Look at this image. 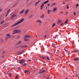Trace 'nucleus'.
<instances>
[{
  "label": "nucleus",
  "instance_id": "nucleus-1",
  "mask_svg": "<svg viewBox=\"0 0 79 79\" xmlns=\"http://www.w3.org/2000/svg\"><path fill=\"white\" fill-rule=\"evenodd\" d=\"M24 19L23 18L20 21L18 22L17 23H16L15 24H14L13 25L11 26V27H14V26H17V25H18V24H19L20 23H23L24 21Z\"/></svg>",
  "mask_w": 79,
  "mask_h": 79
},
{
  "label": "nucleus",
  "instance_id": "nucleus-2",
  "mask_svg": "<svg viewBox=\"0 0 79 79\" xmlns=\"http://www.w3.org/2000/svg\"><path fill=\"white\" fill-rule=\"evenodd\" d=\"M13 34H17V33H18L19 31L18 29L15 30L13 31Z\"/></svg>",
  "mask_w": 79,
  "mask_h": 79
},
{
  "label": "nucleus",
  "instance_id": "nucleus-3",
  "mask_svg": "<svg viewBox=\"0 0 79 79\" xmlns=\"http://www.w3.org/2000/svg\"><path fill=\"white\" fill-rule=\"evenodd\" d=\"M26 62V60L24 59H22L21 60H20L19 63L20 64H23V63H25Z\"/></svg>",
  "mask_w": 79,
  "mask_h": 79
},
{
  "label": "nucleus",
  "instance_id": "nucleus-4",
  "mask_svg": "<svg viewBox=\"0 0 79 79\" xmlns=\"http://www.w3.org/2000/svg\"><path fill=\"white\" fill-rule=\"evenodd\" d=\"M24 52H25V51L24 50H23L21 52H17V53H18L19 55H21L22 54L24 53Z\"/></svg>",
  "mask_w": 79,
  "mask_h": 79
},
{
  "label": "nucleus",
  "instance_id": "nucleus-5",
  "mask_svg": "<svg viewBox=\"0 0 79 79\" xmlns=\"http://www.w3.org/2000/svg\"><path fill=\"white\" fill-rule=\"evenodd\" d=\"M29 12V10L28 9H27L25 10V15H27L28 13Z\"/></svg>",
  "mask_w": 79,
  "mask_h": 79
},
{
  "label": "nucleus",
  "instance_id": "nucleus-6",
  "mask_svg": "<svg viewBox=\"0 0 79 79\" xmlns=\"http://www.w3.org/2000/svg\"><path fill=\"white\" fill-rule=\"evenodd\" d=\"M56 5V3L55 2H53L51 5V8H52V7H53L54 6H55V5Z\"/></svg>",
  "mask_w": 79,
  "mask_h": 79
},
{
  "label": "nucleus",
  "instance_id": "nucleus-7",
  "mask_svg": "<svg viewBox=\"0 0 79 79\" xmlns=\"http://www.w3.org/2000/svg\"><path fill=\"white\" fill-rule=\"evenodd\" d=\"M31 37V36H29V35H25L24 36V38H30Z\"/></svg>",
  "mask_w": 79,
  "mask_h": 79
},
{
  "label": "nucleus",
  "instance_id": "nucleus-8",
  "mask_svg": "<svg viewBox=\"0 0 79 79\" xmlns=\"http://www.w3.org/2000/svg\"><path fill=\"white\" fill-rule=\"evenodd\" d=\"M57 10V8L56 7H55L53 8V9L52 10V11L53 12H55Z\"/></svg>",
  "mask_w": 79,
  "mask_h": 79
},
{
  "label": "nucleus",
  "instance_id": "nucleus-9",
  "mask_svg": "<svg viewBox=\"0 0 79 79\" xmlns=\"http://www.w3.org/2000/svg\"><path fill=\"white\" fill-rule=\"evenodd\" d=\"M40 0H38L37 2H36L35 3V6H36L38 4V3L40 2Z\"/></svg>",
  "mask_w": 79,
  "mask_h": 79
},
{
  "label": "nucleus",
  "instance_id": "nucleus-10",
  "mask_svg": "<svg viewBox=\"0 0 79 79\" xmlns=\"http://www.w3.org/2000/svg\"><path fill=\"white\" fill-rule=\"evenodd\" d=\"M44 14H42L40 16V18L41 19H43V18H44Z\"/></svg>",
  "mask_w": 79,
  "mask_h": 79
},
{
  "label": "nucleus",
  "instance_id": "nucleus-11",
  "mask_svg": "<svg viewBox=\"0 0 79 79\" xmlns=\"http://www.w3.org/2000/svg\"><path fill=\"white\" fill-rule=\"evenodd\" d=\"M16 16V15L15 14H13L11 16V18L12 19H13L14 17H15Z\"/></svg>",
  "mask_w": 79,
  "mask_h": 79
},
{
  "label": "nucleus",
  "instance_id": "nucleus-12",
  "mask_svg": "<svg viewBox=\"0 0 79 79\" xmlns=\"http://www.w3.org/2000/svg\"><path fill=\"white\" fill-rule=\"evenodd\" d=\"M36 23H40V24H41L42 22L40 20H39L36 21Z\"/></svg>",
  "mask_w": 79,
  "mask_h": 79
},
{
  "label": "nucleus",
  "instance_id": "nucleus-13",
  "mask_svg": "<svg viewBox=\"0 0 79 79\" xmlns=\"http://www.w3.org/2000/svg\"><path fill=\"white\" fill-rule=\"evenodd\" d=\"M6 36L8 37L9 39H10L11 38V37H10V34H7L6 35Z\"/></svg>",
  "mask_w": 79,
  "mask_h": 79
},
{
  "label": "nucleus",
  "instance_id": "nucleus-14",
  "mask_svg": "<svg viewBox=\"0 0 79 79\" xmlns=\"http://www.w3.org/2000/svg\"><path fill=\"white\" fill-rule=\"evenodd\" d=\"M52 12V10H48L47 13L48 14H50V13H51Z\"/></svg>",
  "mask_w": 79,
  "mask_h": 79
},
{
  "label": "nucleus",
  "instance_id": "nucleus-15",
  "mask_svg": "<svg viewBox=\"0 0 79 79\" xmlns=\"http://www.w3.org/2000/svg\"><path fill=\"white\" fill-rule=\"evenodd\" d=\"M61 23V20H58V22L57 23V24H58V25H59L60 23Z\"/></svg>",
  "mask_w": 79,
  "mask_h": 79
},
{
  "label": "nucleus",
  "instance_id": "nucleus-16",
  "mask_svg": "<svg viewBox=\"0 0 79 79\" xmlns=\"http://www.w3.org/2000/svg\"><path fill=\"white\" fill-rule=\"evenodd\" d=\"M45 70H43L41 71H39L38 73H45Z\"/></svg>",
  "mask_w": 79,
  "mask_h": 79
},
{
  "label": "nucleus",
  "instance_id": "nucleus-17",
  "mask_svg": "<svg viewBox=\"0 0 79 79\" xmlns=\"http://www.w3.org/2000/svg\"><path fill=\"white\" fill-rule=\"evenodd\" d=\"M48 2H49V0H47L46 1L43 2V3H44V4H46V3H47Z\"/></svg>",
  "mask_w": 79,
  "mask_h": 79
},
{
  "label": "nucleus",
  "instance_id": "nucleus-18",
  "mask_svg": "<svg viewBox=\"0 0 79 79\" xmlns=\"http://www.w3.org/2000/svg\"><path fill=\"white\" fill-rule=\"evenodd\" d=\"M2 42H4V41L2 39H0V43H2Z\"/></svg>",
  "mask_w": 79,
  "mask_h": 79
},
{
  "label": "nucleus",
  "instance_id": "nucleus-19",
  "mask_svg": "<svg viewBox=\"0 0 79 79\" xmlns=\"http://www.w3.org/2000/svg\"><path fill=\"white\" fill-rule=\"evenodd\" d=\"M24 39L25 41H28L29 40L27 39L26 38H24Z\"/></svg>",
  "mask_w": 79,
  "mask_h": 79
},
{
  "label": "nucleus",
  "instance_id": "nucleus-20",
  "mask_svg": "<svg viewBox=\"0 0 79 79\" xmlns=\"http://www.w3.org/2000/svg\"><path fill=\"white\" fill-rule=\"evenodd\" d=\"M24 9H23V10H22V11H21L20 13V14H22V13H23V12H24Z\"/></svg>",
  "mask_w": 79,
  "mask_h": 79
},
{
  "label": "nucleus",
  "instance_id": "nucleus-21",
  "mask_svg": "<svg viewBox=\"0 0 79 79\" xmlns=\"http://www.w3.org/2000/svg\"><path fill=\"white\" fill-rule=\"evenodd\" d=\"M79 60V58H77V59L75 58V59H74V61H77Z\"/></svg>",
  "mask_w": 79,
  "mask_h": 79
},
{
  "label": "nucleus",
  "instance_id": "nucleus-22",
  "mask_svg": "<svg viewBox=\"0 0 79 79\" xmlns=\"http://www.w3.org/2000/svg\"><path fill=\"white\" fill-rule=\"evenodd\" d=\"M21 41H19L17 44V45H18V44H21Z\"/></svg>",
  "mask_w": 79,
  "mask_h": 79
},
{
  "label": "nucleus",
  "instance_id": "nucleus-23",
  "mask_svg": "<svg viewBox=\"0 0 79 79\" xmlns=\"http://www.w3.org/2000/svg\"><path fill=\"white\" fill-rule=\"evenodd\" d=\"M44 3H42L41 6V7H44Z\"/></svg>",
  "mask_w": 79,
  "mask_h": 79
},
{
  "label": "nucleus",
  "instance_id": "nucleus-24",
  "mask_svg": "<svg viewBox=\"0 0 79 79\" xmlns=\"http://www.w3.org/2000/svg\"><path fill=\"white\" fill-rule=\"evenodd\" d=\"M8 39H9V38L8 37H6L5 38V40L6 41H7L8 40Z\"/></svg>",
  "mask_w": 79,
  "mask_h": 79
},
{
  "label": "nucleus",
  "instance_id": "nucleus-25",
  "mask_svg": "<svg viewBox=\"0 0 79 79\" xmlns=\"http://www.w3.org/2000/svg\"><path fill=\"white\" fill-rule=\"evenodd\" d=\"M56 24L55 23H54L53 24L52 26V27H53L54 26H55V25Z\"/></svg>",
  "mask_w": 79,
  "mask_h": 79
},
{
  "label": "nucleus",
  "instance_id": "nucleus-26",
  "mask_svg": "<svg viewBox=\"0 0 79 79\" xmlns=\"http://www.w3.org/2000/svg\"><path fill=\"white\" fill-rule=\"evenodd\" d=\"M74 52H77H77H78V51H73L72 52V53H73Z\"/></svg>",
  "mask_w": 79,
  "mask_h": 79
},
{
  "label": "nucleus",
  "instance_id": "nucleus-27",
  "mask_svg": "<svg viewBox=\"0 0 79 79\" xmlns=\"http://www.w3.org/2000/svg\"><path fill=\"white\" fill-rule=\"evenodd\" d=\"M67 9H68L69 8V6H68V4L67 5Z\"/></svg>",
  "mask_w": 79,
  "mask_h": 79
},
{
  "label": "nucleus",
  "instance_id": "nucleus-28",
  "mask_svg": "<svg viewBox=\"0 0 79 79\" xmlns=\"http://www.w3.org/2000/svg\"><path fill=\"white\" fill-rule=\"evenodd\" d=\"M5 23V22L4 21H3L1 23V24H3Z\"/></svg>",
  "mask_w": 79,
  "mask_h": 79
},
{
  "label": "nucleus",
  "instance_id": "nucleus-29",
  "mask_svg": "<svg viewBox=\"0 0 79 79\" xmlns=\"http://www.w3.org/2000/svg\"><path fill=\"white\" fill-rule=\"evenodd\" d=\"M47 59L48 60H50V58H49L48 57V56H47Z\"/></svg>",
  "mask_w": 79,
  "mask_h": 79
},
{
  "label": "nucleus",
  "instance_id": "nucleus-30",
  "mask_svg": "<svg viewBox=\"0 0 79 79\" xmlns=\"http://www.w3.org/2000/svg\"><path fill=\"white\" fill-rule=\"evenodd\" d=\"M26 64H27L25 63L23 64V66H26Z\"/></svg>",
  "mask_w": 79,
  "mask_h": 79
},
{
  "label": "nucleus",
  "instance_id": "nucleus-31",
  "mask_svg": "<svg viewBox=\"0 0 79 79\" xmlns=\"http://www.w3.org/2000/svg\"><path fill=\"white\" fill-rule=\"evenodd\" d=\"M68 20H67L66 21H65V23H66V24H67V22H68Z\"/></svg>",
  "mask_w": 79,
  "mask_h": 79
},
{
  "label": "nucleus",
  "instance_id": "nucleus-32",
  "mask_svg": "<svg viewBox=\"0 0 79 79\" xmlns=\"http://www.w3.org/2000/svg\"><path fill=\"white\" fill-rule=\"evenodd\" d=\"M40 58H42L43 60L45 59V57H40Z\"/></svg>",
  "mask_w": 79,
  "mask_h": 79
},
{
  "label": "nucleus",
  "instance_id": "nucleus-33",
  "mask_svg": "<svg viewBox=\"0 0 79 79\" xmlns=\"http://www.w3.org/2000/svg\"><path fill=\"white\" fill-rule=\"evenodd\" d=\"M9 76H10V77H11V73H9Z\"/></svg>",
  "mask_w": 79,
  "mask_h": 79
},
{
  "label": "nucleus",
  "instance_id": "nucleus-34",
  "mask_svg": "<svg viewBox=\"0 0 79 79\" xmlns=\"http://www.w3.org/2000/svg\"><path fill=\"white\" fill-rule=\"evenodd\" d=\"M10 9H9L7 13H9V12H10Z\"/></svg>",
  "mask_w": 79,
  "mask_h": 79
},
{
  "label": "nucleus",
  "instance_id": "nucleus-35",
  "mask_svg": "<svg viewBox=\"0 0 79 79\" xmlns=\"http://www.w3.org/2000/svg\"><path fill=\"white\" fill-rule=\"evenodd\" d=\"M25 73H28V72H29V71L27 70H25L24 71Z\"/></svg>",
  "mask_w": 79,
  "mask_h": 79
},
{
  "label": "nucleus",
  "instance_id": "nucleus-36",
  "mask_svg": "<svg viewBox=\"0 0 79 79\" xmlns=\"http://www.w3.org/2000/svg\"><path fill=\"white\" fill-rule=\"evenodd\" d=\"M73 14L74 15H75V16L76 15V12H73Z\"/></svg>",
  "mask_w": 79,
  "mask_h": 79
},
{
  "label": "nucleus",
  "instance_id": "nucleus-37",
  "mask_svg": "<svg viewBox=\"0 0 79 79\" xmlns=\"http://www.w3.org/2000/svg\"><path fill=\"white\" fill-rule=\"evenodd\" d=\"M15 79H18V75H16L15 77Z\"/></svg>",
  "mask_w": 79,
  "mask_h": 79
},
{
  "label": "nucleus",
  "instance_id": "nucleus-38",
  "mask_svg": "<svg viewBox=\"0 0 79 79\" xmlns=\"http://www.w3.org/2000/svg\"><path fill=\"white\" fill-rule=\"evenodd\" d=\"M76 6H79V4H77L76 5Z\"/></svg>",
  "mask_w": 79,
  "mask_h": 79
},
{
  "label": "nucleus",
  "instance_id": "nucleus-39",
  "mask_svg": "<svg viewBox=\"0 0 79 79\" xmlns=\"http://www.w3.org/2000/svg\"><path fill=\"white\" fill-rule=\"evenodd\" d=\"M44 69V68H43L42 69H41V70H40V72L42 70H43V69Z\"/></svg>",
  "mask_w": 79,
  "mask_h": 79
},
{
  "label": "nucleus",
  "instance_id": "nucleus-40",
  "mask_svg": "<svg viewBox=\"0 0 79 79\" xmlns=\"http://www.w3.org/2000/svg\"><path fill=\"white\" fill-rule=\"evenodd\" d=\"M50 5V4L48 3V6H49Z\"/></svg>",
  "mask_w": 79,
  "mask_h": 79
},
{
  "label": "nucleus",
  "instance_id": "nucleus-41",
  "mask_svg": "<svg viewBox=\"0 0 79 79\" xmlns=\"http://www.w3.org/2000/svg\"><path fill=\"white\" fill-rule=\"evenodd\" d=\"M20 47H21V48H24V46H20Z\"/></svg>",
  "mask_w": 79,
  "mask_h": 79
},
{
  "label": "nucleus",
  "instance_id": "nucleus-42",
  "mask_svg": "<svg viewBox=\"0 0 79 79\" xmlns=\"http://www.w3.org/2000/svg\"><path fill=\"white\" fill-rule=\"evenodd\" d=\"M32 17V15H31L29 17V18H31V17Z\"/></svg>",
  "mask_w": 79,
  "mask_h": 79
},
{
  "label": "nucleus",
  "instance_id": "nucleus-43",
  "mask_svg": "<svg viewBox=\"0 0 79 79\" xmlns=\"http://www.w3.org/2000/svg\"><path fill=\"white\" fill-rule=\"evenodd\" d=\"M63 23H62L61 24H60V26H62V25H63Z\"/></svg>",
  "mask_w": 79,
  "mask_h": 79
},
{
  "label": "nucleus",
  "instance_id": "nucleus-44",
  "mask_svg": "<svg viewBox=\"0 0 79 79\" xmlns=\"http://www.w3.org/2000/svg\"><path fill=\"white\" fill-rule=\"evenodd\" d=\"M8 13H7V14H6V16H7V15H8Z\"/></svg>",
  "mask_w": 79,
  "mask_h": 79
},
{
  "label": "nucleus",
  "instance_id": "nucleus-45",
  "mask_svg": "<svg viewBox=\"0 0 79 79\" xmlns=\"http://www.w3.org/2000/svg\"><path fill=\"white\" fill-rule=\"evenodd\" d=\"M20 36H19L17 37V39H18V38H19Z\"/></svg>",
  "mask_w": 79,
  "mask_h": 79
},
{
  "label": "nucleus",
  "instance_id": "nucleus-46",
  "mask_svg": "<svg viewBox=\"0 0 79 79\" xmlns=\"http://www.w3.org/2000/svg\"><path fill=\"white\" fill-rule=\"evenodd\" d=\"M24 47H25V48L27 47V46L25 45V46H23V48Z\"/></svg>",
  "mask_w": 79,
  "mask_h": 79
},
{
  "label": "nucleus",
  "instance_id": "nucleus-47",
  "mask_svg": "<svg viewBox=\"0 0 79 79\" xmlns=\"http://www.w3.org/2000/svg\"><path fill=\"white\" fill-rule=\"evenodd\" d=\"M56 37H57V35H56L55 37H54V39H56Z\"/></svg>",
  "mask_w": 79,
  "mask_h": 79
},
{
  "label": "nucleus",
  "instance_id": "nucleus-48",
  "mask_svg": "<svg viewBox=\"0 0 79 79\" xmlns=\"http://www.w3.org/2000/svg\"><path fill=\"white\" fill-rule=\"evenodd\" d=\"M46 37H47V36H46V35H45L44 36V37H45V38H46Z\"/></svg>",
  "mask_w": 79,
  "mask_h": 79
},
{
  "label": "nucleus",
  "instance_id": "nucleus-49",
  "mask_svg": "<svg viewBox=\"0 0 79 79\" xmlns=\"http://www.w3.org/2000/svg\"><path fill=\"white\" fill-rule=\"evenodd\" d=\"M64 50H65L66 52H68V51H67V50H66V49H64Z\"/></svg>",
  "mask_w": 79,
  "mask_h": 79
},
{
  "label": "nucleus",
  "instance_id": "nucleus-50",
  "mask_svg": "<svg viewBox=\"0 0 79 79\" xmlns=\"http://www.w3.org/2000/svg\"><path fill=\"white\" fill-rule=\"evenodd\" d=\"M42 7H40L41 10H42V8H43Z\"/></svg>",
  "mask_w": 79,
  "mask_h": 79
},
{
  "label": "nucleus",
  "instance_id": "nucleus-51",
  "mask_svg": "<svg viewBox=\"0 0 79 79\" xmlns=\"http://www.w3.org/2000/svg\"><path fill=\"white\" fill-rule=\"evenodd\" d=\"M28 60V61H31V60Z\"/></svg>",
  "mask_w": 79,
  "mask_h": 79
},
{
  "label": "nucleus",
  "instance_id": "nucleus-52",
  "mask_svg": "<svg viewBox=\"0 0 79 79\" xmlns=\"http://www.w3.org/2000/svg\"><path fill=\"white\" fill-rule=\"evenodd\" d=\"M21 69V68L20 67H19L18 68V69Z\"/></svg>",
  "mask_w": 79,
  "mask_h": 79
},
{
  "label": "nucleus",
  "instance_id": "nucleus-53",
  "mask_svg": "<svg viewBox=\"0 0 79 79\" xmlns=\"http://www.w3.org/2000/svg\"><path fill=\"white\" fill-rule=\"evenodd\" d=\"M12 37H13V38H14V37H15V36H13V35H11Z\"/></svg>",
  "mask_w": 79,
  "mask_h": 79
},
{
  "label": "nucleus",
  "instance_id": "nucleus-54",
  "mask_svg": "<svg viewBox=\"0 0 79 79\" xmlns=\"http://www.w3.org/2000/svg\"><path fill=\"white\" fill-rule=\"evenodd\" d=\"M11 66H14V65L11 64Z\"/></svg>",
  "mask_w": 79,
  "mask_h": 79
},
{
  "label": "nucleus",
  "instance_id": "nucleus-55",
  "mask_svg": "<svg viewBox=\"0 0 79 79\" xmlns=\"http://www.w3.org/2000/svg\"><path fill=\"white\" fill-rule=\"evenodd\" d=\"M63 4L64 5V4H65V2H63Z\"/></svg>",
  "mask_w": 79,
  "mask_h": 79
},
{
  "label": "nucleus",
  "instance_id": "nucleus-56",
  "mask_svg": "<svg viewBox=\"0 0 79 79\" xmlns=\"http://www.w3.org/2000/svg\"><path fill=\"white\" fill-rule=\"evenodd\" d=\"M2 11V9L0 10V11Z\"/></svg>",
  "mask_w": 79,
  "mask_h": 79
},
{
  "label": "nucleus",
  "instance_id": "nucleus-57",
  "mask_svg": "<svg viewBox=\"0 0 79 79\" xmlns=\"http://www.w3.org/2000/svg\"><path fill=\"white\" fill-rule=\"evenodd\" d=\"M47 6L46 8V10H47Z\"/></svg>",
  "mask_w": 79,
  "mask_h": 79
},
{
  "label": "nucleus",
  "instance_id": "nucleus-58",
  "mask_svg": "<svg viewBox=\"0 0 79 79\" xmlns=\"http://www.w3.org/2000/svg\"><path fill=\"white\" fill-rule=\"evenodd\" d=\"M68 12H66V14H68Z\"/></svg>",
  "mask_w": 79,
  "mask_h": 79
},
{
  "label": "nucleus",
  "instance_id": "nucleus-59",
  "mask_svg": "<svg viewBox=\"0 0 79 79\" xmlns=\"http://www.w3.org/2000/svg\"><path fill=\"white\" fill-rule=\"evenodd\" d=\"M76 75L77 77H78V75L77 74H76Z\"/></svg>",
  "mask_w": 79,
  "mask_h": 79
},
{
  "label": "nucleus",
  "instance_id": "nucleus-60",
  "mask_svg": "<svg viewBox=\"0 0 79 79\" xmlns=\"http://www.w3.org/2000/svg\"><path fill=\"white\" fill-rule=\"evenodd\" d=\"M63 12H60V13H63Z\"/></svg>",
  "mask_w": 79,
  "mask_h": 79
},
{
  "label": "nucleus",
  "instance_id": "nucleus-61",
  "mask_svg": "<svg viewBox=\"0 0 79 79\" xmlns=\"http://www.w3.org/2000/svg\"><path fill=\"white\" fill-rule=\"evenodd\" d=\"M39 73L40 74V73H38L37 74H37H39Z\"/></svg>",
  "mask_w": 79,
  "mask_h": 79
},
{
  "label": "nucleus",
  "instance_id": "nucleus-62",
  "mask_svg": "<svg viewBox=\"0 0 79 79\" xmlns=\"http://www.w3.org/2000/svg\"><path fill=\"white\" fill-rule=\"evenodd\" d=\"M3 57H4V56H2V58H3Z\"/></svg>",
  "mask_w": 79,
  "mask_h": 79
},
{
  "label": "nucleus",
  "instance_id": "nucleus-63",
  "mask_svg": "<svg viewBox=\"0 0 79 79\" xmlns=\"http://www.w3.org/2000/svg\"><path fill=\"white\" fill-rule=\"evenodd\" d=\"M3 79H5V78H4L3 77Z\"/></svg>",
  "mask_w": 79,
  "mask_h": 79
},
{
  "label": "nucleus",
  "instance_id": "nucleus-64",
  "mask_svg": "<svg viewBox=\"0 0 79 79\" xmlns=\"http://www.w3.org/2000/svg\"><path fill=\"white\" fill-rule=\"evenodd\" d=\"M65 79H68V78H66Z\"/></svg>",
  "mask_w": 79,
  "mask_h": 79
}]
</instances>
